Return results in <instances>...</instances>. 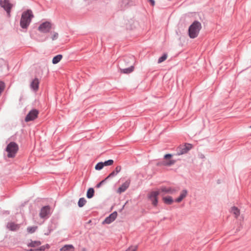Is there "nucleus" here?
<instances>
[{"label": "nucleus", "instance_id": "f257e3e1", "mask_svg": "<svg viewBox=\"0 0 251 251\" xmlns=\"http://www.w3.org/2000/svg\"><path fill=\"white\" fill-rule=\"evenodd\" d=\"M34 16L31 10L24 12L20 20V26L22 28H27L31 22Z\"/></svg>", "mask_w": 251, "mask_h": 251}, {"label": "nucleus", "instance_id": "f03ea898", "mask_svg": "<svg viewBox=\"0 0 251 251\" xmlns=\"http://www.w3.org/2000/svg\"><path fill=\"white\" fill-rule=\"evenodd\" d=\"M201 28V24L197 21H194L189 27L188 33L189 37L193 39L197 37Z\"/></svg>", "mask_w": 251, "mask_h": 251}, {"label": "nucleus", "instance_id": "7ed1b4c3", "mask_svg": "<svg viewBox=\"0 0 251 251\" xmlns=\"http://www.w3.org/2000/svg\"><path fill=\"white\" fill-rule=\"evenodd\" d=\"M19 150L18 144L14 142H10L7 146L5 151L7 152V157L13 158Z\"/></svg>", "mask_w": 251, "mask_h": 251}, {"label": "nucleus", "instance_id": "20e7f679", "mask_svg": "<svg viewBox=\"0 0 251 251\" xmlns=\"http://www.w3.org/2000/svg\"><path fill=\"white\" fill-rule=\"evenodd\" d=\"M133 4L131 0H119L117 3V8L120 10H125Z\"/></svg>", "mask_w": 251, "mask_h": 251}, {"label": "nucleus", "instance_id": "39448f33", "mask_svg": "<svg viewBox=\"0 0 251 251\" xmlns=\"http://www.w3.org/2000/svg\"><path fill=\"white\" fill-rule=\"evenodd\" d=\"M158 190L160 194H162L163 195L165 194H174L177 191V189L174 187L166 186H161Z\"/></svg>", "mask_w": 251, "mask_h": 251}, {"label": "nucleus", "instance_id": "423d86ee", "mask_svg": "<svg viewBox=\"0 0 251 251\" xmlns=\"http://www.w3.org/2000/svg\"><path fill=\"white\" fill-rule=\"evenodd\" d=\"M160 194L158 190L152 191L148 195V198L151 201L154 206H156L158 204V196Z\"/></svg>", "mask_w": 251, "mask_h": 251}, {"label": "nucleus", "instance_id": "0eeeda50", "mask_svg": "<svg viewBox=\"0 0 251 251\" xmlns=\"http://www.w3.org/2000/svg\"><path fill=\"white\" fill-rule=\"evenodd\" d=\"M51 29V24L49 22L42 23L38 27V30L42 33L49 32Z\"/></svg>", "mask_w": 251, "mask_h": 251}, {"label": "nucleus", "instance_id": "6e6552de", "mask_svg": "<svg viewBox=\"0 0 251 251\" xmlns=\"http://www.w3.org/2000/svg\"><path fill=\"white\" fill-rule=\"evenodd\" d=\"M39 114V111L36 109L30 110L25 118V121L26 122L33 121L36 119Z\"/></svg>", "mask_w": 251, "mask_h": 251}, {"label": "nucleus", "instance_id": "1a4fd4ad", "mask_svg": "<svg viewBox=\"0 0 251 251\" xmlns=\"http://www.w3.org/2000/svg\"><path fill=\"white\" fill-rule=\"evenodd\" d=\"M0 5L6 11L7 15L9 16L11 12V9L12 7V5L10 3L9 0H0Z\"/></svg>", "mask_w": 251, "mask_h": 251}, {"label": "nucleus", "instance_id": "9d476101", "mask_svg": "<svg viewBox=\"0 0 251 251\" xmlns=\"http://www.w3.org/2000/svg\"><path fill=\"white\" fill-rule=\"evenodd\" d=\"M50 207L49 206H43L39 214L40 217L41 218H48L50 215Z\"/></svg>", "mask_w": 251, "mask_h": 251}, {"label": "nucleus", "instance_id": "9b49d317", "mask_svg": "<svg viewBox=\"0 0 251 251\" xmlns=\"http://www.w3.org/2000/svg\"><path fill=\"white\" fill-rule=\"evenodd\" d=\"M117 212L116 211L113 212L112 213L110 214L109 216L105 219L102 223L106 224H110L116 219L117 217Z\"/></svg>", "mask_w": 251, "mask_h": 251}, {"label": "nucleus", "instance_id": "f8f14e48", "mask_svg": "<svg viewBox=\"0 0 251 251\" xmlns=\"http://www.w3.org/2000/svg\"><path fill=\"white\" fill-rule=\"evenodd\" d=\"M130 183V180L128 179L126 180L122 185L119 187L117 190V193L121 194L124 192L129 187Z\"/></svg>", "mask_w": 251, "mask_h": 251}, {"label": "nucleus", "instance_id": "ddd939ff", "mask_svg": "<svg viewBox=\"0 0 251 251\" xmlns=\"http://www.w3.org/2000/svg\"><path fill=\"white\" fill-rule=\"evenodd\" d=\"M39 80L37 78L33 79L30 83V86L31 89L36 92L39 89Z\"/></svg>", "mask_w": 251, "mask_h": 251}, {"label": "nucleus", "instance_id": "4468645a", "mask_svg": "<svg viewBox=\"0 0 251 251\" xmlns=\"http://www.w3.org/2000/svg\"><path fill=\"white\" fill-rule=\"evenodd\" d=\"M6 227L10 230L16 231L20 228V225L16 224L14 222H8Z\"/></svg>", "mask_w": 251, "mask_h": 251}, {"label": "nucleus", "instance_id": "2eb2a0df", "mask_svg": "<svg viewBox=\"0 0 251 251\" xmlns=\"http://www.w3.org/2000/svg\"><path fill=\"white\" fill-rule=\"evenodd\" d=\"M187 194H188V191H187V190L186 189H184V190H183L179 196L175 200V201L176 202H181L183 199L184 198H185L186 196L187 195Z\"/></svg>", "mask_w": 251, "mask_h": 251}, {"label": "nucleus", "instance_id": "dca6fc26", "mask_svg": "<svg viewBox=\"0 0 251 251\" xmlns=\"http://www.w3.org/2000/svg\"><path fill=\"white\" fill-rule=\"evenodd\" d=\"M121 166H117L115 170L112 172L107 176V178H109L116 176L121 170Z\"/></svg>", "mask_w": 251, "mask_h": 251}, {"label": "nucleus", "instance_id": "f3484780", "mask_svg": "<svg viewBox=\"0 0 251 251\" xmlns=\"http://www.w3.org/2000/svg\"><path fill=\"white\" fill-rule=\"evenodd\" d=\"M134 67L133 65H131L129 67L125 69H120V73L123 74H129L132 72Z\"/></svg>", "mask_w": 251, "mask_h": 251}, {"label": "nucleus", "instance_id": "a211bd4d", "mask_svg": "<svg viewBox=\"0 0 251 251\" xmlns=\"http://www.w3.org/2000/svg\"><path fill=\"white\" fill-rule=\"evenodd\" d=\"M74 248L71 245H66L63 246L61 249L60 251H74Z\"/></svg>", "mask_w": 251, "mask_h": 251}, {"label": "nucleus", "instance_id": "6ab92c4d", "mask_svg": "<svg viewBox=\"0 0 251 251\" xmlns=\"http://www.w3.org/2000/svg\"><path fill=\"white\" fill-rule=\"evenodd\" d=\"M163 201L165 203L169 205L172 204L173 202V200L171 196L163 197Z\"/></svg>", "mask_w": 251, "mask_h": 251}, {"label": "nucleus", "instance_id": "aec40b11", "mask_svg": "<svg viewBox=\"0 0 251 251\" xmlns=\"http://www.w3.org/2000/svg\"><path fill=\"white\" fill-rule=\"evenodd\" d=\"M231 212L235 215L236 218H237L240 214V210L235 206L231 208Z\"/></svg>", "mask_w": 251, "mask_h": 251}, {"label": "nucleus", "instance_id": "412c9836", "mask_svg": "<svg viewBox=\"0 0 251 251\" xmlns=\"http://www.w3.org/2000/svg\"><path fill=\"white\" fill-rule=\"evenodd\" d=\"M62 58V55L61 54H58L55 56L52 60V62L53 64L58 63Z\"/></svg>", "mask_w": 251, "mask_h": 251}, {"label": "nucleus", "instance_id": "4be33fe9", "mask_svg": "<svg viewBox=\"0 0 251 251\" xmlns=\"http://www.w3.org/2000/svg\"><path fill=\"white\" fill-rule=\"evenodd\" d=\"M176 162L175 160H170L169 161H164L162 162V164L165 166H171L174 165Z\"/></svg>", "mask_w": 251, "mask_h": 251}, {"label": "nucleus", "instance_id": "5701e85b", "mask_svg": "<svg viewBox=\"0 0 251 251\" xmlns=\"http://www.w3.org/2000/svg\"><path fill=\"white\" fill-rule=\"evenodd\" d=\"M188 151L184 146H180L177 151V154L181 155L187 153Z\"/></svg>", "mask_w": 251, "mask_h": 251}, {"label": "nucleus", "instance_id": "b1692460", "mask_svg": "<svg viewBox=\"0 0 251 251\" xmlns=\"http://www.w3.org/2000/svg\"><path fill=\"white\" fill-rule=\"evenodd\" d=\"M94 190L92 188H90L88 189L87 192V197L88 199H91L94 196Z\"/></svg>", "mask_w": 251, "mask_h": 251}, {"label": "nucleus", "instance_id": "393cba45", "mask_svg": "<svg viewBox=\"0 0 251 251\" xmlns=\"http://www.w3.org/2000/svg\"><path fill=\"white\" fill-rule=\"evenodd\" d=\"M86 201L84 198H80L78 201V205L80 207H83L86 203Z\"/></svg>", "mask_w": 251, "mask_h": 251}, {"label": "nucleus", "instance_id": "a878e982", "mask_svg": "<svg viewBox=\"0 0 251 251\" xmlns=\"http://www.w3.org/2000/svg\"><path fill=\"white\" fill-rule=\"evenodd\" d=\"M37 227L36 226H29L27 228V230L29 233H33L37 229Z\"/></svg>", "mask_w": 251, "mask_h": 251}, {"label": "nucleus", "instance_id": "bb28decb", "mask_svg": "<svg viewBox=\"0 0 251 251\" xmlns=\"http://www.w3.org/2000/svg\"><path fill=\"white\" fill-rule=\"evenodd\" d=\"M41 245V242L40 241H31L30 243L28 244V246L35 247Z\"/></svg>", "mask_w": 251, "mask_h": 251}, {"label": "nucleus", "instance_id": "cd10ccee", "mask_svg": "<svg viewBox=\"0 0 251 251\" xmlns=\"http://www.w3.org/2000/svg\"><path fill=\"white\" fill-rule=\"evenodd\" d=\"M103 167V165L102 164V162H100L98 163L95 166V169L96 170H101Z\"/></svg>", "mask_w": 251, "mask_h": 251}, {"label": "nucleus", "instance_id": "c85d7f7f", "mask_svg": "<svg viewBox=\"0 0 251 251\" xmlns=\"http://www.w3.org/2000/svg\"><path fill=\"white\" fill-rule=\"evenodd\" d=\"M167 57V55L166 54H164L162 56L160 57L158 60V63H161L162 62L164 61Z\"/></svg>", "mask_w": 251, "mask_h": 251}, {"label": "nucleus", "instance_id": "c756f323", "mask_svg": "<svg viewBox=\"0 0 251 251\" xmlns=\"http://www.w3.org/2000/svg\"><path fill=\"white\" fill-rule=\"evenodd\" d=\"M114 163V161L112 159H109L107 161H105L104 162H102L103 165V167L104 166H110L112 165Z\"/></svg>", "mask_w": 251, "mask_h": 251}, {"label": "nucleus", "instance_id": "7c9ffc66", "mask_svg": "<svg viewBox=\"0 0 251 251\" xmlns=\"http://www.w3.org/2000/svg\"><path fill=\"white\" fill-rule=\"evenodd\" d=\"M138 249V246L137 245H133L130 246L125 251H137Z\"/></svg>", "mask_w": 251, "mask_h": 251}, {"label": "nucleus", "instance_id": "2f4dec72", "mask_svg": "<svg viewBox=\"0 0 251 251\" xmlns=\"http://www.w3.org/2000/svg\"><path fill=\"white\" fill-rule=\"evenodd\" d=\"M5 88V84L2 81H0V95Z\"/></svg>", "mask_w": 251, "mask_h": 251}, {"label": "nucleus", "instance_id": "473e14b6", "mask_svg": "<svg viewBox=\"0 0 251 251\" xmlns=\"http://www.w3.org/2000/svg\"><path fill=\"white\" fill-rule=\"evenodd\" d=\"M108 178H107V177L103 180H102V181H101L100 183H99L98 184H97V185H96V187L97 188H100L102 184H103L106 180H107Z\"/></svg>", "mask_w": 251, "mask_h": 251}, {"label": "nucleus", "instance_id": "72a5a7b5", "mask_svg": "<svg viewBox=\"0 0 251 251\" xmlns=\"http://www.w3.org/2000/svg\"><path fill=\"white\" fill-rule=\"evenodd\" d=\"M185 149H186V151H188L190 149H192V146L190 144H185L184 145H183Z\"/></svg>", "mask_w": 251, "mask_h": 251}, {"label": "nucleus", "instance_id": "f704fd0d", "mask_svg": "<svg viewBox=\"0 0 251 251\" xmlns=\"http://www.w3.org/2000/svg\"><path fill=\"white\" fill-rule=\"evenodd\" d=\"M46 248H47V249L49 248V245L48 244H47L46 246H43L40 247L39 249H37V250L44 251L45 250Z\"/></svg>", "mask_w": 251, "mask_h": 251}, {"label": "nucleus", "instance_id": "c9c22d12", "mask_svg": "<svg viewBox=\"0 0 251 251\" xmlns=\"http://www.w3.org/2000/svg\"><path fill=\"white\" fill-rule=\"evenodd\" d=\"M58 34L56 32H54L53 33V35L51 37V39L52 40H55L58 38Z\"/></svg>", "mask_w": 251, "mask_h": 251}, {"label": "nucleus", "instance_id": "e433bc0d", "mask_svg": "<svg viewBox=\"0 0 251 251\" xmlns=\"http://www.w3.org/2000/svg\"><path fill=\"white\" fill-rule=\"evenodd\" d=\"M172 156V155L171 154H166L165 155L164 158V159H167L170 158H171Z\"/></svg>", "mask_w": 251, "mask_h": 251}, {"label": "nucleus", "instance_id": "4c0bfd02", "mask_svg": "<svg viewBox=\"0 0 251 251\" xmlns=\"http://www.w3.org/2000/svg\"><path fill=\"white\" fill-rule=\"evenodd\" d=\"M151 4L153 6L155 4V2L154 0H149Z\"/></svg>", "mask_w": 251, "mask_h": 251}, {"label": "nucleus", "instance_id": "58836bf2", "mask_svg": "<svg viewBox=\"0 0 251 251\" xmlns=\"http://www.w3.org/2000/svg\"><path fill=\"white\" fill-rule=\"evenodd\" d=\"M129 59H130L132 61H134V57L133 56L129 57Z\"/></svg>", "mask_w": 251, "mask_h": 251}, {"label": "nucleus", "instance_id": "ea45409f", "mask_svg": "<svg viewBox=\"0 0 251 251\" xmlns=\"http://www.w3.org/2000/svg\"><path fill=\"white\" fill-rule=\"evenodd\" d=\"M5 213L7 214H9L10 213L9 211H6L5 212Z\"/></svg>", "mask_w": 251, "mask_h": 251}, {"label": "nucleus", "instance_id": "a19ab883", "mask_svg": "<svg viewBox=\"0 0 251 251\" xmlns=\"http://www.w3.org/2000/svg\"><path fill=\"white\" fill-rule=\"evenodd\" d=\"M33 250L32 249H30L29 250H28L27 251H32Z\"/></svg>", "mask_w": 251, "mask_h": 251}, {"label": "nucleus", "instance_id": "79ce46f5", "mask_svg": "<svg viewBox=\"0 0 251 251\" xmlns=\"http://www.w3.org/2000/svg\"><path fill=\"white\" fill-rule=\"evenodd\" d=\"M82 251H86V250L85 249H83Z\"/></svg>", "mask_w": 251, "mask_h": 251}, {"label": "nucleus", "instance_id": "37998d69", "mask_svg": "<svg viewBox=\"0 0 251 251\" xmlns=\"http://www.w3.org/2000/svg\"><path fill=\"white\" fill-rule=\"evenodd\" d=\"M91 222V220H90V221H89V222H88V223H90Z\"/></svg>", "mask_w": 251, "mask_h": 251}, {"label": "nucleus", "instance_id": "c03bdc74", "mask_svg": "<svg viewBox=\"0 0 251 251\" xmlns=\"http://www.w3.org/2000/svg\"><path fill=\"white\" fill-rule=\"evenodd\" d=\"M250 128H251V126H250Z\"/></svg>", "mask_w": 251, "mask_h": 251}]
</instances>
